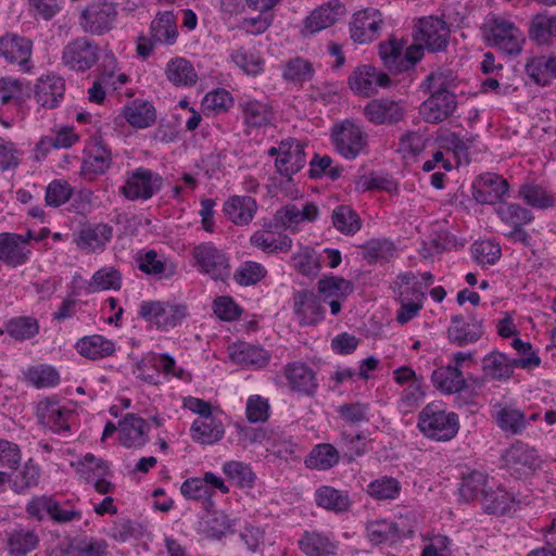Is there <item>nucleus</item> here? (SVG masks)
Returning a JSON list of instances; mask_svg holds the SVG:
<instances>
[{
	"label": "nucleus",
	"mask_w": 556,
	"mask_h": 556,
	"mask_svg": "<svg viewBox=\"0 0 556 556\" xmlns=\"http://www.w3.org/2000/svg\"><path fill=\"white\" fill-rule=\"evenodd\" d=\"M481 30L483 39L489 46L510 55L521 52L525 36L511 20L490 14L485 17Z\"/></svg>",
	"instance_id": "f257e3e1"
},
{
	"label": "nucleus",
	"mask_w": 556,
	"mask_h": 556,
	"mask_svg": "<svg viewBox=\"0 0 556 556\" xmlns=\"http://www.w3.org/2000/svg\"><path fill=\"white\" fill-rule=\"evenodd\" d=\"M417 427L425 437L446 442L454 439L459 430V418L456 413L446 412L441 404H427L418 415Z\"/></svg>",
	"instance_id": "f03ea898"
},
{
	"label": "nucleus",
	"mask_w": 556,
	"mask_h": 556,
	"mask_svg": "<svg viewBox=\"0 0 556 556\" xmlns=\"http://www.w3.org/2000/svg\"><path fill=\"white\" fill-rule=\"evenodd\" d=\"M330 137L336 151L346 160L356 159L368 143V135L362 125L352 118L334 123Z\"/></svg>",
	"instance_id": "7ed1b4c3"
},
{
	"label": "nucleus",
	"mask_w": 556,
	"mask_h": 556,
	"mask_svg": "<svg viewBox=\"0 0 556 556\" xmlns=\"http://www.w3.org/2000/svg\"><path fill=\"white\" fill-rule=\"evenodd\" d=\"M163 186V178L147 167L139 166L125 174L119 193L129 201H147L155 195Z\"/></svg>",
	"instance_id": "20e7f679"
},
{
	"label": "nucleus",
	"mask_w": 556,
	"mask_h": 556,
	"mask_svg": "<svg viewBox=\"0 0 556 556\" xmlns=\"http://www.w3.org/2000/svg\"><path fill=\"white\" fill-rule=\"evenodd\" d=\"M191 255L198 270L213 280L224 281L230 276L229 256L212 242L193 247Z\"/></svg>",
	"instance_id": "39448f33"
},
{
	"label": "nucleus",
	"mask_w": 556,
	"mask_h": 556,
	"mask_svg": "<svg viewBox=\"0 0 556 556\" xmlns=\"http://www.w3.org/2000/svg\"><path fill=\"white\" fill-rule=\"evenodd\" d=\"M138 316L159 330L167 331L180 325L187 316V306L163 301H143Z\"/></svg>",
	"instance_id": "423d86ee"
},
{
	"label": "nucleus",
	"mask_w": 556,
	"mask_h": 556,
	"mask_svg": "<svg viewBox=\"0 0 556 556\" xmlns=\"http://www.w3.org/2000/svg\"><path fill=\"white\" fill-rule=\"evenodd\" d=\"M118 11L116 5L108 1L88 4L79 15V26L85 34L103 36L116 25Z\"/></svg>",
	"instance_id": "0eeeda50"
},
{
	"label": "nucleus",
	"mask_w": 556,
	"mask_h": 556,
	"mask_svg": "<svg viewBox=\"0 0 556 556\" xmlns=\"http://www.w3.org/2000/svg\"><path fill=\"white\" fill-rule=\"evenodd\" d=\"M320 216L318 205L313 201L288 203L279 207L273 217L276 227L290 233H298L306 224L315 223Z\"/></svg>",
	"instance_id": "6e6552de"
},
{
	"label": "nucleus",
	"mask_w": 556,
	"mask_h": 556,
	"mask_svg": "<svg viewBox=\"0 0 556 556\" xmlns=\"http://www.w3.org/2000/svg\"><path fill=\"white\" fill-rule=\"evenodd\" d=\"M99 46L87 37H77L67 42L62 51V63L71 71L84 73L99 61Z\"/></svg>",
	"instance_id": "1a4fd4ad"
},
{
	"label": "nucleus",
	"mask_w": 556,
	"mask_h": 556,
	"mask_svg": "<svg viewBox=\"0 0 556 556\" xmlns=\"http://www.w3.org/2000/svg\"><path fill=\"white\" fill-rule=\"evenodd\" d=\"M366 538L372 545L393 546L402 542L405 538H410L415 533L413 525H406L404 521H393L389 519H376L366 523Z\"/></svg>",
	"instance_id": "9d476101"
},
{
	"label": "nucleus",
	"mask_w": 556,
	"mask_h": 556,
	"mask_svg": "<svg viewBox=\"0 0 556 556\" xmlns=\"http://www.w3.org/2000/svg\"><path fill=\"white\" fill-rule=\"evenodd\" d=\"M35 414L39 424L54 433L68 432L74 419V410L63 405L54 396H47L38 401Z\"/></svg>",
	"instance_id": "9b49d317"
},
{
	"label": "nucleus",
	"mask_w": 556,
	"mask_h": 556,
	"mask_svg": "<svg viewBox=\"0 0 556 556\" xmlns=\"http://www.w3.org/2000/svg\"><path fill=\"white\" fill-rule=\"evenodd\" d=\"M33 41L16 34L0 36V58L8 64L16 65L23 73H31Z\"/></svg>",
	"instance_id": "f8f14e48"
},
{
	"label": "nucleus",
	"mask_w": 556,
	"mask_h": 556,
	"mask_svg": "<svg viewBox=\"0 0 556 556\" xmlns=\"http://www.w3.org/2000/svg\"><path fill=\"white\" fill-rule=\"evenodd\" d=\"M238 110L247 134L267 128L273 125L276 116L270 102L258 100L250 96L239 100Z\"/></svg>",
	"instance_id": "ddd939ff"
},
{
	"label": "nucleus",
	"mask_w": 556,
	"mask_h": 556,
	"mask_svg": "<svg viewBox=\"0 0 556 556\" xmlns=\"http://www.w3.org/2000/svg\"><path fill=\"white\" fill-rule=\"evenodd\" d=\"M34 235L25 236L15 232H0V264L16 268L26 264L31 255L30 240Z\"/></svg>",
	"instance_id": "4468645a"
},
{
	"label": "nucleus",
	"mask_w": 556,
	"mask_h": 556,
	"mask_svg": "<svg viewBox=\"0 0 556 556\" xmlns=\"http://www.w3.org/2000/svg\"><path fill=\"white\" fill-rule=\"evenodd\" d=\"M348 84L354 93L362 97H370L378 92L380 88H388L391 79L383 71L364 64L357 66L349 76Z\"/></svg>",
	"instance_id": "2eb2a0df"
},
{
	"label": "nucleus",
	"mask_w": 556,
	"mask_h": 556,
	"mask_svg": "<svg viewBox=\"0 0 556 556\" xmlns=\"http://www.w3.org/2000/svg\"><path fill=\"white\" fill-rule=\"evenodd\" d=\"M414 39L431 52L442 51L448 42L446 23L434 16L421 17L414 27Z\"/></svg>",
	"instance_id": "dca6fc26"
},
{
	"label": "nucleus",
	"mask_w": 556,
	"mask_h": 556,
	"mask_svg": "<svg viewBox=\"0 0 556 556\" xmlns=\"http://www.w3.org/2000/svg\"><path fill=\"white\" fill-rule=\"evenodd\" d=\"M383 24L378 9L366 8L353 14L350 23L351 39L359 45L369 43L379 37Z\"/></svg>",
	"instance_id": "f3484780"
},
{
	"label": "nucleus",
	"mask_w": 556,
	"mask_h": 556,
	"mask_svg": "<svg viewBox=\"0 0 556 556\" xmlns=\"http://www.w3.org/2000/svg\"><path fill=\"white\" fill-rule=\"evenodd\" d=\"M306 144L300 142L294 138H287L282 140V151L279 159H275L276 170L287 181H291L292 177L304 168L306 164Z\"/></svg>",
	"instance_id": "a211bd4d"
},
{
	"label": "nucleus",
	"mask_w": 556,
	"mask_h": 556,
	"mask_svg": "<svg viewBox=\"0 0 556 556\" xmlns=\"http://www.w3.org/2000/svg\"><path fill=\"white\" fill-rule=\"evenodd\" d=\"M364 116L374 125H393L405 116V106L402 101L390 98L370 100L364 106Z\"/></svg>",
	"instance_id": "6ab92c4d"
},
{
	"label": "nucleus",
	"mask_w": 556,
	"mask_h": 556,
	"mask_svg": "<svg viewBox=\"0 0 556 556\" xmlns=\"http://www.w3.org/2000/svg\"><path fill=\"white\" fill-rule=\"evenodd\" d=\"M509 185L502 176L485 173L472 184V195L481 204L502 203L507 195Z\"/></svg>",
	"instance_id": "aec40b11"
},
{
	"label": "nucleus",
	"mask_w": 556,
	"mask_h": 556,
	"mask_svg": "<svg viewBox=\"0 0 556 556\" xmlns=\"http://www.w3.org/2000/svg\"><path fill=\"white\" fill-rule=\"evenodd\" d=\"M293 312L302 326L318 324L325 318L326 313L319 295L308 290L294 293Z\"/></svg>",
	"instance_id": "412c9836"
},
{
	"label": "nucleus",
	"mask_w": 556,
	"mask_h": 556,
	"mask_svg": "<svg viewBox=\"0 0 556 556\" xmlns=\"http://www.w3.org/2000/svg\"><path fill=\"white\" fill-rule=\"evenodd\" d=\"M504 465L516 472L527 473L534 471L541 465L538 451L527 443L517 441L505 450L502 455Z\"/></svg>",
	"instance_id": "4be33fe9"
},
{
	"label": "nucleus",
	"mask_w": 556,
	"mask_h": 556,
	"mask_svg": "<svg viewBox=\"0 0 556 556\" xmlns=\"http://www.w3.org/2000/svg\"><path fill=\"white\" fill-rule=\"evenodd\" d=\"M112 165V153L101 140H92L84 149L80 173L89 179L103 175Z\"/></svg>",
	"instance_id": "5701e85b"
},
{
	"label": "nucleus",
	"mask_w": 556,
	"mask_h": 556,
	"mask_svg": "<svg viewBox=\"0 0 556 556\" xmlns=\"http://www.w3.org/2000/svg\"><path fill=\"white\" fill-rule=\"evenodd\" d=\"M429 93V98L421 103L419 109L422 118L427 123H440L454 113L457 108L454 92Z\"/></svg>",
	"instance_id": "b1692460"
},
{
	"label": "nucleus",
	"mask_w": 556,
	"mask_h": 556,
	"mask_svg": "<svg viewBox=\"0 0 556 556\" xmlns=\"http://www.w3.org/2000/svg\"><path fill=\"white\" fill-rule=\"evenodd\" d=\"M283 377L290 390L299 394L313 395L318 387L314 370L303 362L288 363Z\"/></svg>",
	"instance_id": "393cba45"
},
{
	"label": "nucleus",
	"mask_w": 556,
	"mask_h": 556,
	"mask_svg": "<svg viewBox=\"0 0 556 556\" xmlns=\"http://www.w3.org/2000/svg\"><path fill=\"white\" fill-rule=\"evenodd\" d=\"M274 227L276 226L271 220L265 224L262 229L253 232L250 237L251 245L268 254L290 252L293 240L289 235L282 232L275 236Z\"/></svg>",
	"instance_id": "a878e982"
},
{
	"label": "nucleus",
	"mask_w": 556,
	"mask_h": 556,
	"mask_svg": "<svg viewBox=\"0 0 556 556\" xmlns=\"http://www.w3.org/2000/svg\"><path fill=\"white\" fill-rule=\"evenodd\" d=\"M65 80L56 74H47L38 78L35 85V99L45 109L59 106L64 98Z\"/></svg>",
	"instance_id": "bb28decb"
},
{
	"label": "nucleus",
	"mask_w": 556,
	"mask_h": 556,
	"mask_svg": "<svg viewBox=\"0 0 556 556\" xmlns=\"http://www.w3.org/2000/svg\"><path fill=\"white\" fill-rule=\"evenodd\" d=\"M148 422L134 414H126L118 422V440L125 447H142L149 440Z\"/></svg>",
	"instance_id": "cd10ccee"
},
{
	"label": "nucleus",
	"mask_w": 556,
	"mask_h": 556,
	"mask_svg": "<svg viewBox=\"0 0 556 556\" xmlns=\"http://www.w3.org/2000/svg\"><path fill=\"white\" fill-rule=\"evenodd\" d=\"M113 228L104 223L84 225L75 239L76 245L86 252L103 251L112 239Z\"/></svg>",
	"instance_id": "c85d7f7f"
},
{
	"label": "nucleus",
	"mask_w": 556,
	"mask_h": 556,
	"mask_svg": "<svg viewBox=\"0 0 556 556\" xmlns=\"http://www.w3.org/2000/svg\"><path fill=\"white\" fill-rule=\"evenodd\" d=\"M491 416L496 426L508 434H520L528 427L527 416L511 405L496 402L492 405Z\"/></svg>",
	"instance_id": "c756f323"
},
{
	"label": "nucleus",
	"mask_w": 556,
	"mask_h": 556,
	"mask_svg": "<svg viewBox=\"0 0 556 556\" xmlns=\"http://www.w3.org/2000/svg\"><path fill=\"white\" fill-rule=\"evenodd\" d=\"M136 262L139 270L159 280L168 279L177 271L176 265L155 250L138 254Z\"/></svg>",
	"instance_id": "7c9ffc66"
},
{
	"label": "nucleus",
	"mask_w": 556,
	"mask_h": 556,
	"mask_svg": "<svg viewBox=\"0 0 556 556\" xmlns=\"http://www.w3.org/2000/svg\"><path fill=\"white\" fill-rule=\"evenodd\" d=\"M316 505L334 514L348 513L352 507L351 495L348 490L336 489L331 485H320L314 493Z\"/></svg>",
	"instance_id": "2f4dec72"
},
{
	"label": "nucleus",
	"mask_w": 556,
	"mask_h": 556,
	"mask_svg": "<svg viewBox=\"0 0 556 556\" xmlns=\"http://www.w3.org/2000/svg\"><path fill=\"white\" fill-rule=\"evenodd\" d=\"M223 211L235 225L245 226L254 218L257 203L252 197L232 195L224 203Z\"/></svg>",
	"instance_id": "473e14b6"
},
{
	"label": "nucleus",
	"mask_w": 556,
	"mask_h": 556,
	"mask_svg": "<svg viewBox=\"0 0 556 556\" xmlns=\"http://www.w3.org/2000/svg\"><path fill=\"white\" fill-rule=\"evenodd\" d=\"M230 358L243 367L261 369L269 363L270 353L260 345L240 342L230 348Z\"/></svg>",
	"instance_id": "72a5a7b5"
},
{
	"label": "nucleus",
	"mask_w": 556,
	"mask_h": 556,
	"mask_svg": "<svg viewBox=\"0 0 556 556\" xmlns=\"http://www.w3.org/2000/svg\"><path fill=\"white\" fill-rule=\"evenodd\" d=\"M231 62L249 76H258L264 72L265 60L254 46H239L229 51Z\"/></svg>",
	"instance_id": "f704fd0d"
},
{
	"label": "nucleus",
	"mask_w": 556,
	"mask_h": 556,
	"mask_svg": "<svg viewBox=\"0 0 556 556\" xmlns=\"http://www.w3.org/2000/svg\"><path fill=\"white\" fill-rule=\"evenodd\" d=\"M493 479L488 473L480 470H472L464 475L459 483V497L464 502L479 500L482 503L483 496L488 493Z\"/></svg>",
	"instance_id": "c9c22d12"
},
{
	"label": "nucleus",
	"mask_w": 556,
	"mask_h": 556,
	"mask_svg": "<svg viewBox=\"0 0 556 556\" xmlns=\"http://www.w3.org/2000/svg\"><path fill=\"white\" fill-rule=\"evenodd\" d=\"M164 74L175 87H191L198 81V73L192 63L181 56L170 59L166 63Z\"/></svg>",
	"instance_id": "e433bc0d"
},
{
	"label": "nucleus",
	"mask_w": 556,
	"mask_h": 556,
	"mask_svg": "<svg viewBox=\"0 0 556 556\" xmlns=\"http://www.w3.org/2000/svg\"><path fill=\"white\" fill-rule=\"evenodd\" d=\"M299 546L306 556H334L338 548L330 535L317 531H305Z\"/></svg>",
	"instance_id": "4c0bfd02"
},
{
	"label": "nucleus",
	"mask_w": 556,
	"mask_h": 556,
	"mask_svg": "<svg viewBox=\"0 0 556 556\" xmlns=\"http://www.w3.org/2000/svg\"><path fill=\"white\" fill-rule=\"evenodd\" d=\"M525 71L530 81L546 86L556 77V56H532L528 59Z\"/></svg>",
	"instance_id": "58836bf2"
},
{
	"label": "nucleus",
	"mask_w": 556,
	"mask_h": 556,
	"mask_svg": "<svg viewBox=\"0 0 556 556\" xmlns=\"http://www.w3.org/2000/svg\"><path fill=\"white\" fill-rule=\"evenodd\" d=\"M193 441L201 444H214L218 442L225 433L220 419L208 415L197 418L190 428Z\"/></svg>",
	"instance_id": "ea45409f"
},
{
	"label": "nucleus",
	"mask_w": 556,
	"mask_h": 556,
	"mask_svg": "<svg viewBox=\"0 0 556 556\" xmlns=\"http://www.w3.org/2000/svg\"><path fill=\"white\" fill-rule=\"evenodd\" d=\"M75 348L81 356L93 361L109 357L116 350L115 342L101 334L86 336L76 342Z\"/></svg>",
	"instance_id": "a19ab883"
},
{
	"label": "nucleus",
	"mask_w": 556,
	"mask_h": 556,
	"mask_svg": "<svg viewBox=\"0 0 556 556\" xmlns=\"http://www.w3.org/2000/svg\"><path fill=\"white\" fill-rule=\"evenodd\" d=\"M122 115L134 128L143 129L155 123L156 110L150 102L137 99L123 108Z\"/></svg>",
	"instance_id": "79ce46f5"
},
{
	"label": "nucleus",
	"mask_w": 556,
	"mask_h": 556,
	"mask_svg": "<svg viewBox=\"0 0 556 556\" xmlns=\"http://www.w3.org/2000/svg\"><path fill=\"white\" fill-rule=\"evenodd\" d=\"M431 381L439 391L445 394L460 392L466 386L460 368L451 365L437 368L431 375Z\"/></svg>",
	"instance_id": "37998d69"
},
{
	"label": "nucleus",
	"mask_w": 556,
	"mask_h": 556,
	"mask_svg": "<svg viewBox=\"0 0 556 556\" xmlns=\"http://www.w3.org/2000/svg\"><path fill=\"white\" fill-rule=\"evenodd\" d=\"M481 504L488 514L505 515L514 507L515 495L493 481Z\"/></svg>",
	"instance_id": "c03bdc74"
},
{
	"label": "nucleus",
	"mask_w": 556,
	"mask_h": 556,
	"mask_svg": "<svg viewBox=\"0 0 556 556\" xmlns=\"http://www.w3.org/2000/svg\"><path fill=\"white\" fill-rule=\"evenodd\" d=\"M35 505L46 510L49 517L59 523H66L75 520H80L83 516L80 510L73 508L68 503L62 505L59 502L48 497H42L38 500L35 504L29 505L27 510L30 514H35Z\"/></svg>",
	"instance_id": "a18cd8bd"
},
{
	"label": "nucleus",
	"mask_w": 556,
	"mask_h": 556,
	"mask_svg": "<svg viewBox=\"0 0 556 556\" xmlns=\"http://www.w3.org/2000/svg\"><path fill=\"white\" fill-rule=\"evenodd\" d=\"M459 79L457 74L446 67H439L431 72L422 81L425 92H454L457 89Z\"/></svg>",
	"instance_id": "49530a36"
},
{
	"label": "nucleus",
	"mask_w": 556,
	"mask_h": 556,
	"mask_svg": "<svg viewBox=\"0 0 556 556\" xmlns=\"http://www.w3.org/2000/svg\"><path fill=\"white\" fill-rule=\"evenodd\" d=\"M343 12V7L336 3H326L315 9L305 21V27L311 33H317L333 25Z\"/></svg>",
	"instance_id": "de8ad7c7"
},
{
	"label": "nucleus",
	"mask_w": 556,
	"mask_h": 556,
	"mask_svg": "<svg viewBox=\"0 0 556 556\" xmlns=\"http://www.w3.org/2000/svg\"><path fill=\"white\" fill-rule=\"evenodd\" d=\"M150 34L154 42L174 45L178 37L174 14L169 11L159 13L151 22Z\"/></svg>",
	"instance_id": "09e8293b"
},
{
	"label": "nucleus",
	"mask_w": 556,
	"mask_h": 556,
	"mask_svg": "<svg viewBox=\"0 0 556 556\" xmlns=\"http://www.w3.org/2000/svg\"><path fill=\"white\" fill-rule=\"evenodd\" d=\"M38 543L39 539L35 531L16 528L8 534L7 549L11 556H25L34 551Z\"/></svg>",
	"instance_id": "8fccbe9b"
},
{
	"label": "nucleus",
	"mask_w": 556,
	"mask_h": 556,
	"mask_svg": "<svg viewBox=\"0 0 556 556\" xmlns=\"http://www.w3.org/2000/svg\"><path fill=\"white\" fill-rule=\"evenodd\" d=\"M23 379L36 389L53 388L60 382L56 369L47 364L27 367L23 370Z\"/></svg>",
	"instance_id": "3c124183"
},
{
	"label": "nucleus",
	"mask_w": 556,
	"mask_h": 556,
	"mask_svg": "<svg viewBox=\"0 0 556 556\" xmlns=\"http://www.w3.org/2000/svg\"><path fill=\"white\" fill-rule=\"evenodd\" d=\"M483 333V320L477 318H472L465 325H452L447 329L448 340L458 346L477 342Z\"/></svg>",
	"instance_id": "603ef678"
},
{
	"label": "nucleus",
	"mask_w": 556,
	"mask_h": 556,
	"mask_svg": "<svg viewBox=\"0 0 556 556\" xmlns=\"http://www.w3.org/2000/svg\"><path fill=\"white\" fill-rule=\"evenodd\" d=\"M340 462V453L337 447L330 443L317 444L305 459L308 468L317 470H328Z\"/></svg>",
	"instance_id": "864d4df0"
},
{
	"label": "nucleus",
	"mask_w": 556,
	"mask_h": 556,
	"mask_svg": "<svg viewBox=\"0 0 556 556\" xmlns=\"http://www.w3.org/2000/svg\"><path fill=\"white\" fill-rule=\"evenodd\" d=\"M518 198L525 201L528 205L545 210L554 205V195L545 187L527 182L519 187Z\"/></svg>",
	"instance_id": "5fc2aeb1"
},
{
	"label": "nucleus",
	"mask_w": 556,
	"mask_h": 556,
	"mask_svg": "<svg viewBox=\"0 0 556 556\" xmlns=\"http://www.w3.org/2000/svg\"><path fill=\"white\" fill-rule=\"evenodd\" d=\"M515 366L514 361L500 352H492L482 359L484 375L495 380L508 379Z\"/></svg>",
	"instance_id": "6e6d98bb"
},
{
	"label": "nucleus",
	"mask_w": 556,
	"mask_h": 556,
	"mask_svg": "<svg viewBox=\"0 0 556 556\" xmlns=\"http://www.w3.org/2000/svg\"><path fill=\"white\" fill-rule=\"evenodd\" d=\"M401 483L393 477L382 476L367 484L366 493L376 501H393L401 494Z\"/></svg>",
	"instance_id": "4d7b16f0"
},
{
	"label": "nucleus",
	"mask_w": 556,
	"mask_h": 556,
	"mask_svg": "<svg viewBox=\"0 0 556 556\" xmlns=\"http://www.w3.org/2000/svg\"><path fill=\"white\" fill-rule=\"evenodd\" d=\"M333 227L343 235L353 236L362 227L358 214L349 205L337 206L331 214Z\"/></svg>",
	"instance_id": "13d9d810"
},
{
	"label": "nucleus",
	"mask_w": 556,
	"mask_h": 556,
	"mask_svg": "<svg viewBox=\"0 0 556 556\" xmlns=\"http://www.w3.org/2000/svg\"><path fill=\"white\" fill-rule=\"evenodd\" d=\"M315 70L313 63L302 56L288 60L282 66V78L286 81L302 84L313 78Z\"/></svg>",
	"instance_id": "bf43d9fd"
},
{
	"label": "nucleus",
	"mask_w": 556,
	"mask_h": 556,
	"mask_svg": "<svg viewBox=\"0 0 556 556\" xmlns=\"http://www.w3.org/2000/svg\"><path fill=\"white\" fill-rule=\"evenodd\" d=\"M122 274L113 266H104L98 269L88 282L89 292L105 290H119L122 288Z\"/></svg>",
	"instance_id": "052dcab7"
},
{
	"label": "nucleus",
	"mask_w": 556,
	"mask_h": 556,
	"mask_svg": "<svg viewBox=\"0 0 556 556\" xmlns=\"http://www.w3.org/2000/svg\"><path fill=\"white\" fill-rule=\"evenodd\" d=\"M363 258L369 264L386 263L395 254L393 242L387 239H371L366 241L362 247Z\"/></svg>",
	"instance_id": "680f3d73"
},
{
	"label": "nucleus",
	"mask_w": 556,
	"mask_h": 556,
	"mask_svg": "<svg viewBox=\"0 0 556 556\" xmlns=\"http://www.w3.org/2000/svg\"><path fill=\"white\" fill-rule=\"evenodd\" d=\"M405 42L391 37L387 42L379 45V56L383 65L391 72H403V51Z\"/></svg>",
	"instance_id": "e2e57ef3"
},
{
	"label": "nucleus",
	"mask_w": 556,
	"mask_h": 556,
	"mask_svg": "<svg viewBox=\"0 0 556 556\" xmlns=\"http://www.w3.org/2000/svg\"><path fill=\"white\" fill-rule=\"evenodd\" d=\"M5 332L17 341L30 340L39 332L38 320L31 316H18L8 320Z\"/></svg>",
	"instance_id": "0e129e2a"
},
{
	"label": "nucleus",
	"mask_w": 556,
	"mask_h": 556,
	"mask_svg": "<svg viewBox=\"0 0 556 556\" xmlns=\"http://www.w3.org/2000/svg\"><path fill=\"white\" fill-rule=\"evenodd\" d=\"M76 472L86 482L96 480L99 477H105L109 472V465L101 458L88 453L80 460L72 464Z\"/></svg>",
	"instance_id": "69168bd1"
},
{
	"label": "nucleus",
	"mask_w": 556,
	"mask_h": 556,
	"mask_svg": "<svg viewBox=\"0 0 556 556\" xmlns=\"http://www.w3.org/2000/svg\"><path fill=\"white\" fill-rule=\"evenodd\" d=\"M353 291L351 281L342 277H329L318 281V295L323 301L330 299H345Z\"/></svg>",
	"instance_id": "338daca9"
},
{
	"label": "nucleus",
	"mask_w": 556,
	"mask_h": 556,
	"mask_svg": "<svg viewBox=\"0 0 556 556\" xmlns=\"http://www.w3.org/2000/svg\"><path fill=\"white\" fill-rule=\"evenodd\" d=\"M40 477L38 466L31 463V460L25 463V465L14 471L11 476L8 475V480L11 483V489L16 493H22L29 488L37 485Z\"/></svg>",
	"instance_id": "774afa93"
}]
</instances>
